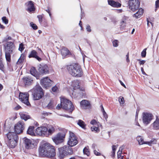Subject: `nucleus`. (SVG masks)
<instances>
[{
  "label": "nucleus",
  "instance_id": "052dcab7",
  "mask_svg": "<svg viewBox=\"0 0 159 159\" xmlns=\"http://www.w3.org/2000/svg\"><path fill=\"white\" fill-rule=\"evenodd\" d=\"M90 123L92 125H95L96 124V121L95 120H93L91 121Z\"/></svg>",
  "mask_w": 159,
  "mask_h": 159
},
{
  "label": "nucleus",
  "instance_id": "f704fd0d",
  "mask_svg": "<svg viewBox=\"0 0 159 159\" xmlns=\"http://www.w3.org/2000/svg\"><path fill=\"white\" fill-rule=\"evenodd\" d=\"M26 55V53H24L20 55V64L21 63L25 62V58ZM21 64H20V65Z\"/></svg>",
  "mask_w": 159,
  "mask_h": 159
},
{
  "label": "nucleus",
  "instance_id": "4468645a",
  "mask_svg": "<svg viewBox=\"0 0 159 159\" xmlns=\"http://www.w3.org/2000/svg\"><path fill=\"white\" fill-rule=\"evenodd\" d=\"M29 97V94L28 93L20 92V100L27 106L30 105L28 101Z\"/></svg>",
  "mask_w": 159,
  "mask_h": 159
},
{
  "label": "nucleus",
  "instance_id": "680f3d73",
  "mask_svg": "<svg viewBox=\"0 0 159 159\" xmlns=\"http://www.w3.org/2000/svg\"><path fill=\"white\" fill-rule=\"evenodd\" d=\"M126 61L127 62H129V53H128L126 55Z\"/></svg>",
  "mask_w": 159,
  "mask_h": 159
},
{
  "label": "nucleus",
  "instance_id": "c85d7f7f",
  "mask_svg": "<svg viewBox=\"0 0 159 159\" xmlns=\"http://www.w3.org/2000/svg\"><path fill=\"white\" fill-rule=\"evenodd\" d=\"M30 73L32 75L35 77L37 79H39V76H37V71L34 67L31 68L30 70Z\"/></svg>",
  "mask_w": 159,
  "mask_h": 159
},
{
  "label": "nucleus",
  "instance_id": "9b49d317",
  "mask_svg": "<svg viewBox=\"0 0 159 159\" xmlns=\"http://www.w3.org/2000/svg\"><path fill=\"white\" fill-rule=\"evenodd\" d=\"M128 3L129 8L133 11L138 9L140 5L139 0H129Z\"/></svg>",
  "mask_w": 159,
  "mask_h": 159
},
{
  "label": "nucleus",
  "instance_id": "4be33fe9",
  "mask_svg": "<svg viewBox=\"0 0 159 159\" xmlns=\"http://www.w3.org/2000/svg\"><path fill=\"white\" fill-rule=\"evenodd\" d=\"M37 53L36 52L33 50L31 51L30 53L29 56V58L30 57H34L36 58L37 60H38L39 61H40L41 60V59L37 55Z\"/></svg>",
  "mask_w": 159,
  "mask_h": 159
},
{
  "label": "nucleus",
  "instance_id": "393cba45",
  "mask_svg": "<svg viewBox=\"0 0 159 159\" xmlns=\"http://www.w3.org/2000/svg\"><path fill=\"white\" fill-rule=\"evenodd\" d=\"M143 12V10L141 8L139 9L138 11L134 15L136 18H139L142 15Z\"/></svg>",
  "mask_w": 159,
  "mask_h": 159
},
{
  "label": "nucleus",
  "instance_id": "9d476101",
  "mask_svg": "<svg viewBox=\"0 0 159 159\" xmlns=\"http://www.w3.org/2000/svg\"><path fill=\"white\" fill-rule=\"evenodd\" d=\"M153 116L152 114L148 113H144L143 114V121L145 125L149 124L153 118Z\"/></svg>",
  "mask_w": 159,
  "mask_h": 159
},
{
  "label": "nucleus",
  "instance_id": "f8f14e48",
  "mask_svg": "<svg viewBox=\"0 0 159 159\" xmlns=\"http://www.w3.org/2000/svg\"><path fill=\"white\" fill-rule=\"evenodd\" d=\"M22 139L26 148L31 149L34 147L35 141L34 140H31L26 138H24Z\"/></svg>",
  "mask_w": 159,
  "mask_h": 159
},
{
  "label": "nucleus",
  "instance_id": "412c9836",
  "mask_svg": "<svg viewBox=\"0 0 159 159\" xmlns=\"http://www.w3.org/2000/svg\"><path fill=\"white\" fill-rule=\"evenodd\" d=\"M128 18V17L125 16H124L122 18L120 24L121 29H124L125 27Z\"/></svg>",
  "mask_w": 159,
  "mask_h": 159
},
{
  "label": "nucleus",
  "instance_id": "c756f323",
  "mask_svg": "<svg viewBox=\"0 0 159 159\" xmlns=\"http://www.w3.org/2000/svg\"><path fill=\"white\" fill-rule=\"evenodd\" d=\"M137 139L139 145L145 144L146 142L144 141L143 138L140 136H138L137 137Z\"/></svg>",
  "mask_w": 159,
  "mask_h": 159
},
{
  "label": "nucleus",
  "instance_id": "7c9ffc66",
  "mask_svg": "<svg viewBox=\"0 0 159 159\" xmlns=\"http://www.w3.org/2000/svg\"><path fill=\"white\" fill-rule=\"evenodd\" d=\"M41 129V127H39L37 128L35 131L36 135L39 136H43V133Z\"/></svg>",
  "mask_w": 159,
  "mask_h": 159
},
{
  "label": "nucleus",
  "instance_id": "f3484780",
  "mask_svg": "<svg viewBox=\"0 0 159 159\" xmlns=\"http://www.w3.org/2000/svg\"><path fill=\"white\" fill-rule=\"evenodd\" d=\"M80 105L81 108L86 109L89 108L90 104L89 101L86 100H83L80 102Z\"/></svg>",
  "mask_w": 159,
  "mask_h": 159
},
{
  "label": "nucleus",
  "instance_id": "774afa93",
  "mask_svg": "<svg viewBox=\"0 0 159 159\" xmlns=\"http://www.w3.org/2000/svg\"><path fill=\"white\" fill-rule=\"evenodd\" d=\"M119 81L121 84L125 88H126V86L125 85V84L122 82L121 80H119Z\"/></svg>",
  "mask_w": 159,
  "mask_h": 159
},
{
  "label": "nucleus",
  "instance_id": "13d9d810",
  "mask_svg": "<svg viewBox=\"0 0 159 159\" xmlns=\"http://www.w3.org/2000/svg\"><path fill=\"white\" fill-rule=\"evenodd\" d=\"M25 48V47L24 46V44L22 43H20V52H21Z\"/></svg>",
  "mask_w": 159,
  "mask_h": 159
},
{
  "label": "nucleus",
  "instance_id": "c03bdc74",
  "mask_svg": "<svg viewBox=\"0 0 159 159\" xmlns=\"http://www.w3.org/2000/svg\"><path fill=\"white\" fill-rule=\"evenodd\" d=\"M54 107V104H53L52 102V101H50L48 105L47 106V107L48 109L52 108Z\"/></svg>",
  "mask_w": 159,
  "mask_h": 159
},
{
  "label": "nucleus",
  "instance_id": "58836bf2",
  "mask_svg": "<svg viewBox=\"0 0 159 159\" xmlns=\"http://www.w3.org/2000/svg\"><path fill=\"white\" fill-rule=\"evenodd\" d=\"M117 147L116 145H113L112 146V156L114 157L115 155V151Z\"/></svg>",
  "mask_w": 159,
  "mask_h": 159
},
{
  "label": "nucleus",
  "instance_id": "69168bd1",
  "mask_svg": "<svg viewBox=\"0 0 159 159\" xmlns=\"http://www.w3.org/2000/svg\"><path fill=\"white\" fill-rule=\"evenodd\" d=\"M20 108V106L19 105H18L16 107H15L14 108L15 110H17L19 109Z\"/></svg>",
  "mask_w": 159,
  "mask_h": 159
},
{
  "label": "nucleus",
  "instance_id": "72a5a7b5",
  "mask_svg": "<svg viewBox=\"0 0 159 159\" xmlns=\"http://www.w3.org/2000/svg\"><path fill=\"white\" fill-rule=\"evenodd\" d=\"M156 140L154 139H152L150 141L146 142L145 144H147L149 146H151L152 144H156Z\"/></svg>",
  "mask_w": 159,
  "mask_h": 159
},
{
  "label": "nucleus",
  "instance_id": "1a4fd4ad",
  "mask_svg": "<svg viewBox=\"0 0 159 159\" xmlns=\"http://www.w3.org/2000/svg\"><path fill=\"white\" fill-rule=\"evenodd\" d=\"M66 134L63 132H59L52 138L53 141L56 144L62 143L65 137Z\"/></svg>",
  "mask_w": 159,
  "mask_h": 159
},
{
  "label": "nucleus",
  "instance_id": "6e6552de",
  "mask_svg": "<svg viewBox=\"0 0 159 159\" xmlns=\"http://www.w3.org/2000/svg\"><path fill=\"white\" fill-rule=\"evenodd\" d=\"M69 136L67 144L70 147H72L76 145L78 143L77 138L73 132L69 131Z\"/></svg>",
  "mask_w": 159,
  "mask_h": 159
},
{
  "label": "nucleus",
  "instance_id": "ddd939ff",
  "mask_svg": "<svg viewBox=\"0 0 159 159\" xmlns=\"http://www.w3.org/2000/svg\"><path fill=\"white\" fill-rule=\"evenodd\" d=\"M53 83L52 81L49 78L46 77L40 80V84L43 86L46 89L51 86Z\"/></svg>",
  "mask_w": 159,
  "mask_h": 159
},
{
  "label": "nucleus",
  "instance_id": "6ab92c4d",
  "mask_svg": "<svg viewBox=\"0 0 159 159\" xmlns=\"http://www.w3.org/2000/svg\"><path fill=\"white\" fill-rule=\"evenodd\" d=\"M23 81L25 86L31 85L33 82V79L30 77H25L23 79Z\"/></svg>",
  "mask_w": 159,
  "mask_h": 159
},
{
  "label": "nucleus",
  "instance_id": "f03ea898",
  "mask_svg": "<svg viewBox=\"0 0 159 159\" xmlns=\"http://www.w3.org/2000/svg\"><path fill=\"white\" fill-rule=\"evenodd\" d=\"M61 107L70 113H71L74 109L72 102L64 98H61V104H58L57 106V108L58 109H59Z\"/></svg>",
  "mask_w": 159,
  "mask_h": 159
},
{
  "label": "nucleus",
  "instance_id": "423d86ee",
  "mask_svg": "<svg viewBox=\"0 0 159 159\" xmlns=\"http://www.w3.org/2000/svg\"><path fill=\"white\" fill-rule=\"evenodd\" d=\"M30 91L32 93V95L34 100L41 98L44 94L42 89L39 85H36Z\"/></svg>",
  "mask_w": 159,
  "mask_h": 159
},
{
  "label": "nucleus",
  "instance_id": "4d7b16f0",
  "mask_svg": "<svg viewBox=\"0 0 159 159\" xmlns=\"http://www.w3.org/2000/svg\"><path fill=\"white\" fill-rule=\"evenodd\" d=\"M4 68V65L0 61V69L2 70Z\"/></svg>",
  "mask_w": 159,
  "mask_h": 159
},
{
  "label": "nucleus",
  "instance_id": "603ef678",
  "mask_svg": "<svg viewBox=\"0 0 159 159\" xmlns=\"http://www.w3.org/2000/svg\"><path fill=\"white\" fill-rule=\"evenodd\" d=\"M52 90L53 92H56L58 90V88L57 86H55L52 88Z\"/></svg>",
  "mask_w": 159,
  "mask_h": 159
},
{
  "label": "nucleus",
  "instance_id": "cd10ccee",
  "mask_svg": "<svg viewBox=\"0 0 159 159\" xmlns=\"http://www.w3.org/2000/svg\"><path fill=\"white\" fill-rule=\"evenodd\" d=\"M154 129H159V120L157 119L152 124Z\"/></svg>",
  "mask_w": 159,
  "mask_h": 159
},
{
  "label": "nucleus",
  "instance_id": "37998d69",
  "mask_svg": "<svg viewBox=\"0 0 159 159\" xmlns=\"http://www.w3.org/2000/svg\"><path fill=\"white\" fill-rule=\"evenodd\" d=\"M25 128V125L23 123L20 122V133H22Z\"/></svg>",
  "mask_w": 159,
  "mask_h": 159
},
{
  "label": "nucleus",
  "instance_id": "0e129e2a",
  "mask_svg": "<svg viewBox=\"0 0 159 159\" xmlns=\"http://www.w3.org/2000/svg\"><path fill=\"white\" fill-rule=\"evenodd\" d=\"M150 24L152 25V22H150L147 19V25L148 26H150Z\"/></svg>",
  "mask_w": 159,
  "mask_h": 159
},
{
  "label": "nucleus",
  "instance_id": "bf43d9fd",
  "mask_svg": "<svg viewBox=\"0 0 159 159\" xmlns=\"http://www.w3.org/2000/svg\"><path fill=\"white\" fill-rule=\"evenodd\" d=\"M138 61H140L139 63L140 65H143L145 62V60L140 61V60H138Z\"/></svg>",
  "mask_w": 159,
  "mask_h": 159
},
{
  "label": "nucleus",
  "instance_id": "5fc2aeb1",
  "mask_svg": "<svg viewBox=\"0 0 159 159\" xmlns=\"http://www.w3.org/2000/svg\"><path fill=\"white\" fill-rule=\"evenodd\" d=\"M86 29L87 30V31L89 32L91 31V29L90 28V27L89 25H87L86 27Z\"/></svg>",
  "mask_w": 159,
  "mask_h": 159
},
{
  "label": "nucleus",
  "instance_id": "a19ab883",
  "mask_svg": "<svg viewBox=\"0 0 159 159\" xmlns=\"http://www.w3.org/2000/svg\"><path fill=\"white\" fill-rule=\"evenodd\" d=\"M118 100L120 105L123 104L124 103V99L122 96H120L119 97Z\"/></svg>",
  "mask_w": 159,
  "mask_h": 159
},
{
  "label": "nucleus",
  "instance_id": "de8ad7c7",
  "mask_svg": "<svg viewBox=\"0 0 159 159\" xmlns=\"http://www.w3.org/2000/svg\"><path fill=\"white\" fill-rule=\"evenodd\" d=\"M102 112L104 117L105 119H107L108 117V116L106 112L104 111L103 107L102 106Z\"/></svg>",
  "mask_w": 159,
  "mask_h": 159
},
{
  "label": "nucleus",
  "instance_id": "a18cd8bd",
  "mask_svg": "<svg viewBox=\"0 0 159 159\" xmlns=\"http://www.w3.org/2000/svg\"><path fill=\"white\" fill-rule=\"evenodd\" d=\"M2 22L4 23L5 24H8V19L5 16H3L2 18Z\"/></svg>",
  "mask_w": 159,
  "mask_h": 159
},
{
  "label": "nucleus",
  "instance_id": "20e7f679",
  "mask_svg": "<svg viewBox=\"0 0 159 159\" xmlns=\"http://www.w3.org/2000/svg\"><path fill=\"white\" fill-rule=\"evenodd\" d=\"M7 144L10 148H14L16 145L19 137L14 132H9L7 134Z\"/></svg>",
  "mask_w": 159,
  "mask_h": 159
},
{
  "label": "nucleus",
  "instance_id": "f257e3e1",
  "mask_svg": "<svg viewBox=\"0 0 159 159\" xmlns=\"http://www.w3.org/2000/svg\"><path fill=\"white\" fill-rule=\"evenodd\" d=\"M39 152L40 156L49 158L53 157L56 155L54 147L48 143L40 145L39 148Z\"/></svg>",
  "mask_w": 159,
  "mask_h": 159
},
{
  "label": "nucleus",
  "instance_id": "7ed1b4c3",
  "mask_svg": "<svg viewBox=\"0 0 159 159\" xmlns=\"http://www.w3.org/2000/svg\"><path fill=\"white\" fill-rule=\"evenodd\" d=\"M66 68L69 73L73 76L80 77L83 75L82 69L77 64L67 66Z\"/></svg>",
  "mask_w": 159,
  "mask_h": 159
},
{
  "label": "nucleus",
  "instance_id": "79ce46f5",
  "mask_svg": "<svg viewBox=\"0 0 159 159\" xmlns=\"http://www.w3.org/2000/svg\"><path fill=\"white\" fill-rule=\"evenodd\" d=\"M119 42L117 40H115L112 42L113 46L115 47H117L118 46Z\"/></svg>",
  "mask_w": 159,
  "mask_h": 159
},
{
  "label": "nucleus",
  "instance_id": "3c124183",
  "mask_svg": "<svg viewBox=\"0 0 159 159\" xmlns=\"http://www.w3.org/2000/svg\"><path fill=\"white\" fill-rule=\"evenodd\" d=\"M159 0H157L155 2L156 8V9L158 8L159 7Z\"/></svg>",
  "mask_w": 159,
  "mask_h": 159
},
{
  "label": "nucleus",
  "instance_id": "b1692460",
  "mask_svg": "<svg viewBox=\"0 0 159 159\" xmlns=\"http://www.w3.org/2000/svg\"><path fill=\"white\" fill-rule=\"evenodd\" d=\"M34 126H30L29 127L27 131V133L32 136H35L36 135V134H35L34 131Z\"/></svg>",
  "mask_w": 159,
  "mask_h": 159
},
{
  "label": "nucleus",
  "instance_id": "dca6fc26",
  "mask_svg": "<svg viewBox=\"0 0 159 159\" xmlns=\"http://www.w3.org/2000/svg\"><path fill=\"white\" fill-rule=\"evenodd\" d=\"M38 70L40 74L43 75L48 74L49 73L48 67L46 65H40L39 66Z\"/></svg>",
  "mask_w": 159,
  "mask_h": 159
},
{
  "label": "nucleus",
  "instance_id": "09e8293b",
  "mask_svg": "<svg viewBox=\"0 0 159 159\" xmlns=\"http://www.w3.org/2000/svg\"><path fill=\"white\" fill-rule=\"evenodd\" d=\"M30 25L32 27L34 30H36L38 28L37 26L35 24H34L33 22L30 23Z\"/></svg>",
  "mask_w": 159,
  "mask_h": 159
},
{
  "label": "nucleus",
  "instance_id": "2eb2a0df",
  "mask_svg": "<svg viewBox=\"0 0 159 159\" xmlns=\"http://www.w3.org/2000/svg\"><path fill=\"white\" fill-rule=\"evenodd\" d=\"M26 10L29 13H33L35 10L34 2L31 1L27 2L25 3Z\"/></svg>",
  "mask_w": 159,
  "mask_h": 159
},
{
  "label": "nucleus",
  "instance_id": "473e14b6",
  "mask_svg": "<svg viewBox=\"0 0 159 159\" xmlns=\"http://www.w3.org/2000/svg\"><path fill=\"white\" fill-rule=\"evenodd\" d=\"M20 118L24 120L25 121H26L28 119H30V117L29 116L22 113L20 114Z\"/></svg>",
  "mask_w": 159,
  "mask_h": 159
},
{
  "label": "nucleus",
  "instance_id": "aec40b11",
  "mask_svg": "<svg viewBox=\"0 0 159 159\" xmlns=\"http://www.w3.org/2000/svg\"><path fill=\"white\" fill-rule=\"evenodd\" d=\"M71 86L73 87L74 90H76L79 91L80 90L79 82L78 81H73L72 82Z\"/></svg>",
  "mask_w": 159,
  "mask_h": 159
},
{
  "label": "nucleus",
  "instance_id": "e2e57ef3",
  "mask_svg": "<svg viewBox=\"0 0 159 159\" xmlns=\"http://www.w3.org/2000/svg\"><path fill=\"white\" fill-rule=\"evenodd\" d=\"M72 95H73V96L74 97H76L78 96V94L76 95V94L75 92L74 91H73V92L72 93Z\"/></svg>",
  "mask_w": 159,
  "mask_h": 159
},
{
  "label": "nucleus",
  "instance_id": "8fccbe9b",
  "mask_svg": "<svg viewBox=\"0 0 159 159\" xmlns=\"http://www.w3.org/2000/svg\"><path fill=\"white\" fill-rule=\"evenodd\" d=\"M37 17L39 19V20L40 23H41L42 21V19L43 16L42 15H39L37 16Z\"/></svg>",
  "mask_w": 159,
  "mask_h": 159
},
{
  "label": "nucleus",
  "instance_id": "49530a36",
  "mask_svg": "<svg viewBox=\"0 0 159 159\" xmlns=\"http://www.w3.org/2000/svg\"><path fill=\"white\" fill-rule=\"evenodd\" d=\"M147 48H145L141 53V56L143 57H144L146 56Z\"/></svg>",
  "mask_w": 159,
  "mask_h": 159
},
{
  "label": "nucleus",
  "instance_id": "bb28decb",
  "mask_svg": "<svg viewBox=\"0 0 159 159\" xmlns=\"http://www.w3.org/2000/svg\"><path fill=\"white\" fill-rule=\"evenodd\" d=\"M61 53L62 56L65 57L69 54L70 52L67 49L64 48L61 49Z\"/></svg>",
  "mask_w": 159,
  "mask_h": 159
},
{
  "label": "nucleus",
  "instance_id": "6e6d98bb",
  "mask_svg": "<svg viewBox=\"0 0 159 159\" xmlns=\"http://www.w3.org/2000/svg\"><path fill=\"white\" fill-rule=\"evenodd\" d=\"M94 154L97 156H100L101 155V153L100 152H98L96 150H94Z\"/></svg>",
  "mask_w": 159,
  "mask_h": 159
},
{
  "label": "nucleus",
  "instance_id": "5701e85b",
  "mask_svg": "<svg viewBox=\"0 0 159 159\" xmlns=\"http://www.w3.org/2000/svg\"><path fill=\"white\" fill-rule=\"evenodd\" d=\"M47 133L48 135H51L55 131V127L51 125H49L48 126Z\"/></svg>",
  "mask_w": 159,
  "mask_h": 159
},
{
  "label": "nucleus",
  "instance_id": "e433bc0d",
  "mask_svg": "<svg viewBox=\"0 0 159 159\" xmlns=\"http://www.w3.org/2000/svg\"><path fill=\"white\" fill-rule=\"evenodd\" d=\"M91 130L95 133L99 132V130L98 127H96L94 125H93L91 128Z\"/></svg>",
  "mask_w": 159,
  "mask_h": 159
},
{
  "label": "nucleus",
  "instance_id": "39448f33",
  "mask_svg": "<svg viewBox=\"0 0 159 159\" xmlns=\"http://www.w3.org/2000/svg\"><path fill=\"white\" fill-rule=\"evenodd\" d=\"M5 52V57L7 61H11V54L12 53L15 48L13 43L11 42H7L4 45Z\"/></svg>",
  "mask_w": 159,
  "mask_h": 159
},
{
  "label": "nucleus",
  "instance_id": "c9c22d12",
  "mask_svg": "<svg viewBox=\"0 0 159 159\" xmlns=\"http://www.w3.org/2000/svg\"><path fill=\"white\" fill-rule=\"evenodd\" d=\"M123 149V146L120 147L119 150L117 152V157L118 158H119L120 157L122 152V150Z\"/></svg>",
  "mask_w": 159,
  "mask_h": 159
},
{
  "label": "nucleus",
  "instance_id": "a878e982",
  "mask_svg": "<svg viewBox=\"0 0 159 159\" xmlns=\"http://www.w3.org/2000/svg\"><path fill=\"white\" fill-rule=\"evenodd\" d=\"M14 133L17 134V135L20 134V122L19 121L14 126Z\"/></svg>",
  "mask_w": 159,
  "mask_h": 159
},
{
  "label": "nucleus",
  "instance_id": "338daca9",
  "mask_svg": "<svg viewBox=\"0 0 159 159\" xmlns=\"http://www.w3.org/2000/svg\"><path fill=\"white\" fill-rule=\"evenodd\" d=\"M141 70L142 74L144 75H146V73L144 71L143 68V67H141Z\"/></svg>",
  "mask_w": 159,
  "mask_h": 159
},
{
  "label": "nucleus",
  "instance_id": "ea45409f",
  "mask_svg": "<svg viewBox=\"0 0 159 159\" xmlns=\"http://www.w3.org/2000/svg\"><path fill=\"white\" fill-rule=\"evenodd\" d=\"M84 153L87 156H89L90 154V152L89 149L87 148H85L83 150Z\"/></svg>",
  "mask_w": 159,
  "mask_h": 159
},
{
  "label": "nucleus",
  "instance_id": "2f4dec72",
  "mask_svg": "<svg viewBox=\"0 0 159 159\" xmlns=\"http://www.w3.org/2000/svg\"><path fill=\"white\" fill-rule=\"evenodd\" d=\"M77 124L82 128L83 129H84L85 128L86 125L83 120H79L77 121Z\"/></svg>",
  "mask_w": 159,
  "mask_h": 159
},
{
  "label": "nucleus",
  "instance_id": "864d4df0",
  "mask_svg": "<svg viewBox=\"0 0 159 159\" xmlns=\"http://www.w3.org/2000/svg\"><path fill=\"white\" fill-rule=\"evenodd\" d=\"M11 39V38L10 36H8V37H6L3 40V42L6 41L8 40H10Z\"/></svg>",
  "mask_w": 159,
  "mask_h": 159
},
{
  "label": "nucleus",
  "instance_id": "0eeeda50",
  "mask_svg": "<svg viewBox=\"0 0 159 159\" xmlns=\"http://www.w3.org/2000/svg\"><path fill=\"white\" fill-rule=\"evenodd\" d=\"M59 157L61 159L63 158L65 156L68 155H71L73 153L71 148L67 146H64L58 148Z\"/></svg>",
  "mask_w": 159,
  "mask_h": 159
},
{
  "label": "nucleus",
  "instance_id": "a211bd4d",
  "mask_svg": "<svg viewBox=\"0 0 159 159\" xmlns=\"http://www.w3.org/2000/svg\"><path fill=\"white\" fill-rule=\"evenodd\" d=\"M108 3L109 5L114 7H120L121 5L120 3L113 0H108Z\"/></svg>",
  "mask_w": 159,
  "mask_h": 159
},
{
  "label": "nucleus",
  "instance_id": "4c0bfd02",
  "mask_svg": "<svg viewBox=\"0 0 159 159\" xmlns=\"http://www.w3.org/2000/svg\"><path fill=\"white\" fill-rule=\"evenodd\" d=\"M42 131L43 135H44L47 133L48 129L47 128L44 126H41Z\"/></svg>",
  "mask_w": 159,
  "mask_h": 159
}]
</instances>
